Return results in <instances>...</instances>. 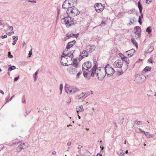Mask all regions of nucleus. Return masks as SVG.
Segmentation results:
<instances>
[{
	"mask_svg": "<svg viewBox=\"0 0 156 156\" xmlns=\"http://www.w3.org/2000/svg\"><path fill=\"white\" fill-rule=\"evenodd\" d=\"M26 43L24 41H23L22 43V45L23 47H24L25 46V45H26Z\"/></svg>",
	"mask_w": 156,
	"mask_h": 156,
	"instance_id": "nucleus-54",
	"label": "nucleus"
},
{
	"mask_svg": "<svg viewBox=\"0 0 156 156\" xmlns=\"http://www.w3.org/2000/svg\"><path fill=\"white\" fill-rule=\"evenodd\" d=\"M16 68V67L14 66H11V67L9 68L8 71H11L12 70L15 69Z\"/></svg>",
	"mask_w": 156,
	"mask_h": 156,
	"instance_id": "nucleus-30",
	"label": "nucleus"
},
{
	"mask_svg": "<svg viewBox=\"0 0 156 156\" xmlns=\"http://www.w3.org/2000/svg\"><path fill=\"white\" fill-rule=\"evenodd\" d=\"M32 50L31 49L29 53V54H28L29 57H30L31 55H32Z\"/></svg>",
	"mask_w": 156,
	"mask_h": 156,
	"instance_id": "nucleus-44",
	"label": "nucleus"
},
{
	"mask_svg": "<svg viewBox=\"0 0 156 156\" xmlns=\"http://www.w3.org/2000/svg\"><path fill=\"white\" fill-rule=\"evenodd\" d=\"M71 7V3L69 2V0H66L63 3L62 7L64 9H68Z\"/></svg>",
	"mask_w": 156,
	"mask_h": 156,
	"instance_id": "nucleus-13",
	"label": "nucleus"
},
{
	"mask_svg": "<svg viewBox=\"0 0 156 156\" xmlns=\"http://www.w3.org/2000/svg\"><path fill=\"white\" fill-rule=\"evenodd\" d=\"M135 29L136 30V32H140V28L139 26H136L135 27Z\"/></svg>",
	"mask_w": 156,
	"mask_h": 156,
	"instance_id": "nucleus-31",
	"label": "nucleus"
},
{
	"mask_svg": "<svg viewBox=\"0 0 156 156\" xmlns=\"http://www.w3.org/2000/svg\"><path fill=\"white\" fill-rule=\"evenodd\" d=\"M146 31L149 34L151 33L152 31L151 27H148L146 29Z\"/></svg>",
	"mask_w": 156,
	"mask_h": 156,
	"instance_id": "nucleus-28",
	"label": "nucleus"
},
{
	"mask_svg": "<svg viewBox=\"0 0 156 156\" xmlns=\"http://www.w3.org/2000/svg\"><path fill=\"white\" fill-rule=\"evenodd\" d=\"M135 124L138 125L141 122V121H136L134 122Z\"/></svg>",
	"mask_w": 156,
	"mask_h": 156,
	"instance_id": "nucleus-42",
	"label": "nucleus"
},
{
	"mask_svg": "<svg viewBox=\"0 0 156 156\" xmlns=\"http://www.w3.org/2000/svg\"><path fill=\"white\" fill-rule=\"evenodd\" d=\"M100 148H101V150L102 151L103 150V149L104 148L103 147H101V146H100Z\"/></svg>",
	"mask_w": 156,
	"mask_h": 156,
	"instance_id": "nucleus-60",
	"label": "nucleus"
},
{
	"mask_svg": "<svg viewBox=\"0 0 156 156\" xmlns=\"http://www.w3.org/2000/svg\"><path fill=\"white\" fill-rule=\"evenodd\" d=\"M8 57L10 58H12L13 57V56L11 54V53L10 52H8Z\"/></svg>",
	"mask_w": 156,
	"mask_h": 156,
	"instance_id": "nucleus-40",
	"label": "nucleus"
},
{
	"mask_svg": "<svg viewBox=\"0 0 156 156\" xmlns=\"http://www.w3.org/2000/svg\"><path fill=\"white\" fill-rule=\"evenodd\" d=\"M150 48H151V52L153 50V47H151Z\"/></svg>",
	"mask_w": 156,
	"mask_h": 156,
	"instance_id": "nucleus-61",
	"label": "nucleus"
},
{
	"mask_svg": "<svg viewBox=\"0 0 156 156\" xmlns=\"http://www.w3.org/2000/svg\"><path fill=\"white\" fill-rule=\"evenodd\" d=\"M77 68H75L72 64L68 66L67 70L71 75H75L78 72Z\"/></svg>",
	"mask_w": 156,
	"mask_h": 156,
	"instance_id": "nucleus-7",
	"label": "nucleus"
},
{
	"mask_svg": "<svg viewBox=\"0 0 156 156\" xmlns=\"http://www.w3.org/2000/svg\"><path fill=\"white\" fill-rule=\"evenodd\" d=\"M22 102L23 103H25L26 102L25 98L24 96H23L22 98Z\"/></svg>",
	"mask_w": 156,
	"mask_h": 156,
	"instance_id": "nucleus-41",
	"label": "nucleus"
},
{
	"mask_svg": "<svg viewBox=\"0 0 156 156\" xmlns=\"http://www.w3.org/2000/svg\"><path fill=\"white\" fill-rule=\"evenodd\" d=\"M56 152L55 151H53L52 153V155H55L56 154Z\"/></svg>",
	"mask_w": 156,
	"mask_h": 156,
	"instance_id": "nucleus-55",
	"label": "nucleus"
},
{
	"mask_svg": "<svg viewBox=\"0 0 156 156\" xmlns=\"http://www.w3.org/2000/svg\"><path fill=\"white\" fill-rule=\"evenodd\" d=\"M19 78V76H18L17 77H15L14 79V81H16Z\"/></svg>",
	"mask_w": 156,
	"mask_h": 156,
	"instance_id": "nucleus-47",
	"label": "nucleus"
},
{
	"mask_svg": "<svg viewBox=\"0 0 156 156\" xmlns=\"http://www.w3.org/2000/svg\"><path fill=\"white\" fill-rule=\"evenodd\" d=\"M88 55V51H86V50H84L81 53L80 56L82 57V58L84 57H87Z\"/></svg>",
	"mask_w": 156,
	"mask_h": 156,
	"instance_id": "nucleus-21",
	"label": "nucleus"
},
{
	"mask_svg": "<svg viewBox=\"0 0 156 156\" xmlns=\"http://www.w3.org/2000/svg\"><path fill=\"white\" fill-rule=\"evenodd\" d=\"M82 73L81 72H79L76 75V77L77 79H78L79 78L80 76V74Z\"/></svg>",
	"mask_w": 156,
	"mask_h": 156,
	"instance_id": "nucleus-39",
	"label": "nucleus"
},
{
	"mask_svg": "<svg viewBox=\"0 0 156 156\" xmlns=\"http://www.w3.org/2000/svg\"><path fill=\"white\" fill-rule=\"evenodd\" d=\"M146 78L144 75L139 74L136 75L135 80L138 83H142L145 81Z\"/></svg>",
	"mask_w": 156,
	"mask_h": 156,
	"instance_id": "nucleus-8",
	"label": "nucleus"
},
{
	"mask_svg": "<svg viewBox=\"0 0 156 156\" xmlns=\"http://www.w3.org/2000/svg\"><path fill=\"white\" fill-rule=\"evenodd\" d=\"M151 2V0H146V2L147 4H149Z\"/></svg>",
	"mask_w": 156,
	"mask_h": 156,
	"instance_id": "nucleus-53",
	"label": "nucleus"
},
{
	"mask_svg": "<svg viewBox=\"0 0 156 156\" xmlns=\"http://www.w3.org/2000/svg\"><path fill=\"white\" fill-rule=\"evenodd\" d=\"M62 89H63V85L62 84H61L59 86V89L60 91V94H61L62 93Z\"/></svg>",
	"mask_w": 156,
	"mask_h": 156,
	"instance_id": "nucleus-33",
	"label": "nucleus"
},
{
	"mask_svg": "<svg viewBox=\"0 0 156 156\" xmlns=\"http://www.w3.org/2000/svg\"><path fill=\"white\" fill-rule=\"evenodd\" d=\"M95 74L96 76H98L99 80H102L105 76L106 74L104 68L101 67L100 69H97V66L95 65L92 69L91 75L92 76H94Z\"/></svg>",
	"mask_w": 156,
	"mask_h": 156,
	"instance_id": "nucleus-1",
	"label": "nucleus"
},
{
	"mask_svg": "<svg viewBox=\"0 0 156 156\" xmlns=\"http://www.w3.org/2000/svg\"><path fill=\"white\" fill-rule=\"evenodd\" d=\"M66 37H68V38L71 37H77V35H76L75 34H71L69 33H68L66 34ZM67 39H68V38H65V39H64L65 41H66Z\"/></svg>",
	"mask_w": 156,
	"mask_h": 156,
	"instance_id": "nucleus-22",
	"label": "nucleus"
},
{
	"mask_svg": "<svg viewBox=\"0 0 156 156\" xmlns=\"http://www.w3.org/2000/svg\"><path fill=\"white\" fill-rule=\"evenodd\" d=\"M82 98L83 99V93L80 94L78 96V99H79Z\"/></svg>",
	"mask_w": 156,
	"mask_h": 156,
	"instance_id": "nucleus-35",
	"label": "nucleus"
},
{
	"mask_svg": "<svg viewBox=\"0 0 156 156\" xmlns=\"http://www.w3.org/2000/svg\"><path fill=\"white\" fill-rule=\"evenodd\" d=\"M135 34L137 36V37H139L140 35V32H135Z\"/></svg>",
	"mask_w": 156,
	"mask_h": 156,
	"instance_id": "nucleus-36",
	"label": "nucleus"
},
{
	"mask_svg": "<svg viewBox=\"0 0 156 156\" xmlns=\"http://www.w3.org/2000/svg\"><path fill=\"white\" fill-rule=\"evenodd\" d=\"M76 42V41L75 40H73V41L68 43L66 47V48L69 49L70 48L75 44Z\"/></svg>",
	"mask_w": 156,
	"mask_h": 156,
	"instance_id": "nucleus-19",
	"label": "nucleus"
},
{
	"mask_svg": "<svg viewBox=\"0 0 156 156\" xmlns=\"http://www.w3.org/2000/svg\"><path fill=\"white\" fill-rule=\"evenodd\" d=\"M128 151L126 150V151H125V153H126V154H128Z\"/></svg>",
	"mask_w": 156,
	"mask_h": 156,
	"instance_id": "nucleus-62",
	"label": "nucleus"
},
{
	"mask_svg": "<svg viewBox=\"0 0 156 156\" xmlns=\"http://www.w3.org/2000/svg\"><path fill=\"white\" fill-rule=\"evenodd\" d=\"M122 151L121 152L120 154V155L121 156H122V155L123 156H124V153L123 152V151L122 150Z\"/></svg>",
	"mask_w": 156,
	"mask_h": 156,
	"instance_id": "nucleus-49",
	"label": "nucleus"
},
{
	"mask_svg": "<svg viewBox=\"0 0 156 156\" xmlns=\"http://www.w3.org/2000/svg\"><path fill=\"white\" fill-rule=\"evenodd\" d=\"M131 41L132 43L136 47V49L138 48V44L137 42L136 41V40H135L134 38H131Z\"/></svg>",
	"mask_w": 156,
	"mask_h": 156,
	"instance_id": "nucleus-25",
	"label": "nucleus"
},
{
	"mask_svg": "<svg viewBox=\"0 0 156 156\" xmlns=\"http://www.w3.org/2000/svg\"><path fill=\"white\" fill-rule=\"evenodd\" d=\"M143 15H142V16H140L138 20V22L140 24V25H141L142 24V22H141V20L143 18Z\"/></svg>",
	"mask_w": 156,
	"mask_h": 156,
	"instance_id": "nucleus-32",
	"label": "nucleus"
},
{
	"mask_svg": "<svg viewBox=\"0 0 156 156\" xmlns=\"http://www.w3.org/2000/svg\"><path fill=\"white\" fill-rule=\"evenodd\" d=\"M6 33L9 36L14 34V33L13 31V27L12 26H8V29L6 31Z\"/></svg>",
	"mask_w": 156,
	"mask_h": 156,
	"instance_id": "nucleus-15",
	"label": "nucleus"
},
{
	"mask_svg": "<svg viewBox=\"0 0 156 156\" xmlns=\"http://www.w3.org/2000/svg\"><path fill=\"white\" fill-rule=\"evenodd\" d=\"M71 144H72V143L70 141H69L67 144V145L68 146H71Z\"/></svg>",
	"mask_w": 156,
	"mask_h": 156,
	"instance_id": "nucleus-45",
	"label": "nucleus"
},
{
	"mask_svg": "<svg viewBox=\"0 0 156 156\" xmlns=\"http://www.w3.org/2000/svg\"><path fill=\"white\" fill-rule=\"evenodd\" d=\"M123 60L118 59L115 61L113 64V66L115 68H121L123 64Z\"/></svg>",
	"mask_w": 156,
	"mask_h": 156,
	"instance_id": "nucleus-11",
	"label": "nucleus"
},
{
	"mask_svg": "<svg viewBox=\"0 0 156 156\" xmlns=\"http://www.w3.org/2000/svg\"><path fill=\"white\" fill-rule=\"evenodd\" d=\"M64 88L65 92L69 94H73L79 91L76 87L70 86L67 83L65 84Z\"/></svg>",
	"mask_w": 156,
	"mask_h": 156,
	"instance_id": "nucleus-2",
	"label": "nucleus"
},
{
	"mask_svg": "<svg viewBox=\"0 0 156 156\" xmlns=\"http://www.w3.org/2000/svg\"><path fill=\"white\" fill-rule=\"evenodd\" d=\"M91 67V64L90 62L88 61L85 62L82 66L83 71L84 72V76H85V73L86 71L88 70Z\"/></svg>",
	"mask_w": 156,
	"mask_h": 156,
	"instance_id": "nucleus-9",
	"label": "nucleus"
},
{
	"mask_svg": "<svg viewBox=\"0 0 156 156\" xmlns=\"http://www.w3.org/2000/svg\"><path fill=\"white\" fill-rule=\"evenodd\" d=\"M100 155V154L98 153V154H97L96 156H99Z\"/></svg>",
	"mask_w": 156,
	"mask_h": 156,
	"instance_id": "nucleus-64",
	"label": "nucleus"
},
{
	"mask_svg": "<svg viewBox=\"0 0 156 156\" xmlns=\"http://www.w3.org/2000/svg\"><path fill=\"white\" fill-rule=\"evenodd\" d=\"M66 56H68L67 57V63L68 64V66L70 65V64H72L71 63L73 60V54L72 51H71L70 53H68L67 54H66Z\"/></svg>",
	"mask_w": 156,
	"mask_h": 156,
	"instance_id": "nucleus-12",
	"label": "nucleus"
},
{
	"mask_svg": "<svg viewBox=\"0 0 156 156\" xmlns=\"http://www.w3.org/2000/svg\"><path fill=\"white\" fill-rule=\"evenodd\" d=\"M76 109L77 115L79 114V112H82L84 111V109L82 105L77 106L76 107Z\"/></svg>",
	"mask_w": 156,
	"mask_h": 156,
	"instance_id": "nucleus-17",
	"label": "nucleus"
},
{
	"mask_svg": "<svg viewBox=\"0 0 156 156\" xmlns=\"http://www.w3.org/2000/svg\"><path fill=\"white\" fill-rule=\"evenodd\" d=\"M104 68L105 73L108 76L113 75L115 72L113 69L109 64L107 65Z\"/></svg>",
	"mask_w": 156,
	"mask_h": 156,
	"instance_id": "nucleus-5",
	"label": "nucleus"
},
{
	"mask_svg": "<svg viewBox=\"0 0 156 156\" xmlns=\"http://www.w3.org/2000/svg\"><path fill=\"white\" fill-rule=\"evenodd\" d=\"M66 12L68 14L74 16L79 15L80 12L77 8L74 6L73 8L72 7H70L69 9H67Z\"/></svg>",
	"mask_w": 156,
	"mask_h": 156,
	"instance_id": "nucleus-4",
	"label": "nucleus"
},
{
	"mask_svg": "<svg viewBox=\"0 0 156 156\" xmlns=\"http://www.w3.org/2000/svg\"><path fill=\"white\" fill-rule=\"evenodd\" d=\"M90 92H86L85 93H84V94L86 95L87 97L90 95Z\"/></svg>",
	"mask_w": 156,
	"mask_h": 156,
	"instance_id": "nucleus-46",
	"label": "nucleus"
},
{
	"mask_svg": "<svg viewBox=\"0 0 156 156\" xmlns=\"http://www.w3.org/2000/svg\"><path fill=\"white\" fill-rule=\"evenodd\" d=\"M12 38L14 40L13 41L17 42L18 39V37L17 36L15 37V36H12Z\"/></svg>",
	"mask_w": 156,
	"mask_h": 156,
	"instance_id": "nucleus-37",
	"label": "nucleus"
},
{
	"mask_svg": "<svg viewBox=\"0 0 156 156\" xmlns=\"http://www.w3.org/2000/svg\"><path fill=\"white\" fill-rule=\"evenodd\" d=\"M133 23V22H132L131 20H130V23H129V25H131V24Z\"/></svg>",
	"mask_w": 156,
	"mask_h": 156,
	"instance_id": "nucleus-56",
	"label": "nucleus"
},
{
	"mask_svg": "<svg viewBox=\"0 0 156 156\" xmlns=\"http://www.w3.org/2000/svg\"><path fill=\"white\" fill-rule=\"evenodd\" d=\"M68 57V56H66V54L63 53L61 57V59L60 61L62 65H63V66H68V64L67 63V61L66 60L67 57Z\"/></svg>",
	"mask_w": 156,
	"mask_h": 156,
	"instance_id": "nucleus-10",
	"label": "nucleus"
},
{
	"mask_svg": "<svg viewBox=\"0 0 156 156\" xmlns=\"http://www.w3.org/2000/svg\"><path fill=\"white\" fill-rule=\"evenodd\" d=\"M145 135L148 138H153L154 136V134H150L149 133L147 132H146L145 133Z\"/></svg>",
	"mask_w": 156,
	"mask_h": 156,
	"instance_id": "nucleus-23",
	"label": "nucleus"
},
{
	"mask_svg": "<svg viewBox=\"0 0 156 156\" xmlns=\"http://www.w3.org/2000/svg\"><path fill=\"white\" fill-rule=\"evenodd\" d=\"M106 24L105 22V21H102L101 25H105Z\"/></svg>",
	"mask_w": 156,
	"mask_h": 156,
	"instance_id": "nucleus-51",
	"label": "nucleus"
},
{
	"mask_svg": "<svg viewBox=\"0 0 156 156\" xmlns=\"http://www.w3.org/2000/svg\"><path fill=\"white\" fill-rule=\"evenodd\" d=\"M135 52V50L133 49H132L126 51L125 53H127V55L128 57H130L134 55Z\"/></svg>",
	"mask_w": 156,
	"mask_h": 156,
	"instance_id": "nucleus-16",
	"label": "nucleus"
},
{
	"mask_svg": "<svg viewBox=\"0 0 156 156\" xmlns=\"http://www.w3.org/2000/svg\"><path fill=\"white\" fill-rule=\"evenodd\" d=\"M122 60L123 61H124L127 64H129L130 62L129 59L126 57L124 58Z\"/></svg>",
	"mask_w": 156,
	"mask_h": 156,
	"instance_id": "nucleus-27",
	"label": "nucleus"
},
{
	"mask_svg": "<svg viewBox=\"0 0 156 156\" xmlns=\"http://www.w3.org/2000/svg\"><path fill=\"white\" fill-rule=\"evenodd\" d=\"M27 147V144L25 143H22L18 147V148L20 149V151L22 149L25 148Z\"/></svg>",
	"mask_w": 156,
	"mask_h": 156,
	"instance_id": "nucleus-20",
	"label": "nucleus"
},
{
	"mask_svg": "<svg viewBox=\"0 0 156 156\" xmlns=\"http://www.w3.org/2000/svg\"><path fill=\"white\" fill-rule=\"evenodd\" d=\"M0 93L2 94L3 95L4 94L3 91L1 90H0Z\"/></svg>",
	"mask_w": 156,
	"mask_h": 156,
	"instance_id": "nucleus-58",
	"label": "nucleus"
},
{
	"mask_svg": "<svg viewBox=\"0 0 156 156\" xmlns=\"http://www.w3.org/2000/svg\"><path fill=\"white\" fill-rule=\"evenodd\" d=\"M62 23H64L67 27H69L74 24L73 18L69 16L66 17L62 20Z\"/></svg>",
	"mask_w": 156,
	"mask_h": 156,
	"instance_id": "nucleus-3",
	"label": "nucleus"
},
{
	"mask_svg": "<svg viewBox=\"0 0 156 156\" xmlns=\"http://www.w3.org/2000/svg\"><path fill=\"white\" fill-rule=\"evenodd\" d=\"M70 2L71 3V7H74L77 4V0H70Z\"/></svg>",
	"mask_w": 156,
	"mask_h": 156,
	"instance_id": "nucleus-24",
	"label": "nucleus"
},
{
	"mask_svg": "<svg viewBox=\"0 0 156 156\" xmlns=\"http://www.w3.org/2000/svg\"><path fill=\"white\" fill-rule=\"evenodd\" d=\"M28 2H29L34 3H36V1H34L33 0H29Z\"/></svg>",
	"mask_w": 156,
	"mask_h": 156,
	"instance_id": "nucleus-43",
	"label": "nucleus"
},
{
	"mask_svg": "<svg viewBox=\"0 0 156 156\" xmlns=\"http://www.w3.org/2000/svg\"><path fill=\"white\" fill-rule=\"evenodd\" d=\"M78 116L79 119H81V117H80V116L79 115H78Z\"/></svg>",
	"mask_w": 156,
	"mask_h": 156,
	"instance_id": "nucleus-63",
	"label": "nucleus"
},
{
	"mask_svg": "<svg viewBox=\"0 0 156 156\" xmlns=\"http://www.w3.org/2000/svg\"><path fill=\"white\" fill-rule=\"evenodd\" d=\"M7 37V36L6 35H4V36H2L1 37V38L2 39L6 38Z\"/></svg>",
	"mask_w": 156,
	"mask_h": 156,
	"instance_id": "nucleus-48",
	"label": "nucleus"
},
{
	"mask_svg": "<svg viewBox=\"0 0 156 156\" xmlns=\"http://www.w3.org/2000/svg\"><path fill=\"white\" fill-rule=\"evenodd\" d=\"M138 7L139 9L140 13L141 14V16H142V14H143L142 13V6L141 5L140 3V2H138Z\"/></svg>",
	"mask_w": 156,
	"mask_h": 156,
	"instance_id": "nucleus-26",
	"label": "nucleus"
},
{
	"mask_svg": "<svg viewBox=\"0 0 156 156\" xmlns=\"http://www.w3.org/2000/svg\"><path fill=\"white\" fill-rule=\"evenodd\" d=\"M96 11L98 13L102 12L105 8L104 4L101 3H97L94 5Z\"/></svg>",
	"mask_w": 156,
	"mask_h": 156,
	"instance_id": "nucleus-6",
	"label": "nucleus"
},
{
	"mask_svg": "<svg viewBox=\"0 0 156 156\" xmlns=\"http://www.w3.org/2000/svg\"><path fill=\"white\" fill-rule=\"evenodd\" d=\"M16 42L15 41H13V42H12V44L13 45H14L16 44Z\"/></svg>",
	"mask_w": 156,
	"mask_h": 156,
	"instance_id": "nucleus-59",
	"label": "nucleus"
},
{
	"mask_svg": "<svg viewBox=\"0 0 156 156\" xmlns=\"http://www.w3.org/2000/svg\"><path fill=\"white\" fill-rule=\"evenodd\" d=\"M151 69V68L148 66H146L144 69V71H150Z\"/></svg>",
	"mask_w": 156,
	"mask_h": 156,
	"instance_id": "nucleus-34",
	"label": "nucleus"
},
{
	"mask_svg": "<svg viewBox=\"0 0 156 156\" xmlns=\"http://www.w3.org/2000/svg\"><path fill=\"white\" fill-rule=\"evenodd\" d=\"M83 93V99H84L87 97L86 95L84 94V93Z\"/></svg>",
	"mask_w": 156,
	"mask_h": 156,
	"instance_id": "nucleus-52",
	"label": "nucleus"
},
{
	"mask_svg": "<svg viewBox=\"0 0 156 156\" xmlns=\"http://www.w3.org/2000/svg\"><path fill=\"white\" fill-rule=\"evenodd\" d=\"M3 21L2 20H0V26L3 25Z\"/></svg>",
	"mask_w": 156,
	"mask_h": 156,
	"instance_id": "nucleus-50",
	"label": "nucleus"
},
{
	"mask_svg": "<svg viewBox=\"0 0 156 156\" xmlns=\"http://www.w3.org/2000/svg\"><path fill=\"white\" fill-rule=\"evenodd\" d=\"M38 73V70L37 71L34 75V80L35 81L37 77V75Z\"/></svg>",
	"mask_w": 156,
	"mask_h": 156,
	"instance_id": "nucleus-29",
	"label": "nucleus"
},
{
	"mask_svg": "<svg viewBox=\"0 0 156 156\" xmlns=\"http://www.w3.org/2000/svg\"><path fill=\"white\" fill-rule=\"evenodd\" d=\"M95 49V46L93 45H88L86 47V49L90 53L94 51Z\"/></svg>",
	"mask_w": 156,
	"mask_h": 156,
	"instance_id": "nucleus-14",
	"label": "nucleus"
},
{
	"mask_svg": "<svg viewBox=\"0 0 156 156\" xmlns=\"http://www.w3.org/2000/svg\"><path fill=\"white\" fill-rule=\"evenodd\" d=\"M71 63H72L70 64H72L73 65L74 67L75 68L78 67L79 64L78 62L77 59V58H74L73 59V60Z\"/></svg>",
	"mask_w": 156,
	"mask_h": 156,
	"instance_id": "nucleus-18",
	"label": "nucleus"
},
{
	"mask_svg": "<svg viewBox=\"0 0 156 156\" xmlns=\"http://www.w3.org/2000/svg\"><path fill=\"white\" fill-rule=\"evenodd\" d=\"M119 56L121 58V60H123V58L126 57L122 54H119Z\"/></svg>",
	"mask_w": 156,
	"mask_h": 156,
	"instance_id": "nucleus-38",
	"label": "nucleus"
},
{
	"mask_svg": "<svg viewBox=\"0 0 156 156\" xmlns=\"http://www.w3.org/2000/svg\"><path fill=\"white\" fill-rule=\"evenodd\" d=\"M82 147L80 146V145H79V146L77 147V148L78 149L80 150Z\"/></svg>",
	"mask_w": 156,
	"mask_h": 156,
	"instance_id": "nucleus-57",
	"label": "nucleus"
}]
</instances>
